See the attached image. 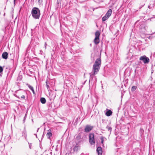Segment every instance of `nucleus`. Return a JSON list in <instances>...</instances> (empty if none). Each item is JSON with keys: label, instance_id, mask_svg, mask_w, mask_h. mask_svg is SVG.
I'll return each instance as SVG.
<instances>
[{"label": "nucleus", "instance_id": "nucleus-1", "mask_svg": "<svg viewBox=\"0 0 155 155\" xmlns=\"http://www.w3.org/2000/svg\"><path fill=\"white\" fill-rule=\"evenodd\" d=\"M101 58H97L94 63L92 71L93 73L90 75V77L92 76H94L97 74L99 70L101 65Z\"/></svg>", "mask_w": 155, "mask_h": 155}, {"label": "nucleus", "instance_id": "nucleus-2", "mask_svg": "<svg viewBox=\"0 0 155 155\" xmlns=\"http://www.w3.org/2000/svg\"><path fill=\"white\" fill-rule=\"evenodd\" d=\"M31 14L34 19H38L41 14L40 10L37 8H33L31 10Z\"/></svg>", "mask_w": 155, "mask_h": 155}, {"label": "nucleus", "instance_id": "nucleus-3", "mask_svg": "<svg viewBox=\"0 0 155 155\" xmlns=\"http://www.w3.org/2000/svg\"><path fill=\"white\" fill-rule=\"evenodd\" d=\"M94 137V134L93 133H92L89 134V141L91 145H94L95 143V140Z\"/></svg>", "mask_w": 155, "mask_h": 155}, {"label": "nucleus", "instance_id": "nucleus-4", "mask_svg": "<svg viewBox=\"0 0 155 155\" xmlns=\"http://www.w3.org/2000/svg\"><path fill=\"white\" fill-rule=\"evenodd\" d=\"M140 60L143 61L144 64L148 63L150 61L149 59L145 55L141 56L140 58Z\"/></svg>", "mask_w": 155, "mask_h": 155}, {"label": "nucleus", "instance_id": "nucleus-5", "mask_svg": "<svg viewBox=\"0 0 155 155\" xmlns=\"http://www.w3.org/2000/svg\"><path fill=\"white\" fill-rule=\"evenodd\" d=\"M93 127L89 125H87L84 128V132L88 133L93 128Z\"/></svg>", "mask_w": 155, "mask_h": 155}, {"label": "nucleus", "instance_id": "nucleus-6", "mask_svg": "<svg viewBox=\"0 0 155 155\" xmlns=\"http://www.w3.org/2000/svg\"><path fill=\"white\" fill-rule=\"evenodd\" d=\"M16 93L18 95V96L16 94H14V95L15 97L18 98H19V96L21 95H22L23 94H24L25 93V92L24 91H22V90H19V91H16Z\"/></svg>", "mask_w": 155, "mask_h": 155}, {"label": "nucleus", "instance_id": "nucleus-7", "mask_svg": "<svg viewBox=\"0 0 155 155\" xmlns=\"http://www.w3.org/2000/svg\"><path fill=\"white\" fill-rule=\"evenodd\" d=\"M8 53L6 52H4L3 53L2 55V58L4 59H6L8 58Z\"/></svg>", "mask_w": 155, "mask_h": 155}, {"label": "nucleus", "instance_id": "nucleus-8", "mask_svg": "<svg viewBox=\"0 0 155 155\" xmlns=\"http://www.w3.org/2000/svg\"><path fill=\"white\" fill-rule=\"evenodd\" d=\"M97 152L98 153V155H101L102 152V149L101 147H98L97 149Z\"/></svg>", "mask_w": 155, "mask_h": 155}, {"label": "nucleus", "instance_id": "nucleus-9", "mask_svg": "<svg viewBox=\"0 0 155 155\" xmlns=\"http://www.w3.org/2000/svg\"><path fill=\"white\" fill-rule=\"evenodd\" d=\"M112 11L111 9H109L107 13L105 15L108 17H109L112 14Z\"/></svg>", "mask_w": 155, "mask_h": 155}, {"label": "nucleus", "instance_id": "nucleus-10", "mask_svg": "<svg viewBox=\"0 0 155 155\" xmlns=\"http://www.w3.org/2000/svg\"><path fill=\"white\" fill-rule=\"evenodd\" d=\"M26 85L30 88V89L32 91L33 94H35V91H34V90L33 87L31 86L30 84H27Z\"/></svg>", "mask_w": 155, "mask_h": 155}, {"label": "nucleus", "instance_id": "nucleus-11", "mask_svg": "<svg viewBox=\"0 0 155 155\" xmlns=\"http://www.w3.org/2000/svg\"><path fill=\"white\" fill-rule=\"evenodd\" d=\"M94 42L96 45H97L100 42V40H99V38H98L95 37V38L94 40Z\"/></svg>", "mask_w": 155, "mask_h": 155}, {"label": "nucleus", "instance_id": "nucleus-12", "mask_svg": "<svg viewBox=\"0 0 155 155\" xmlns=\"http://www.w3.org/2000/svg\"><path fill=\"white\" fill-rule=\"evenodd\" d=\"M112 112L110 110H109L107 111L106 113V115L107 116H109L111 115Z\"/></svg>", "mask_w": 155, "mask_h": 155}, {"label": "nucleus", "instance_id": "nucleus-13", "mask_svg": "<svg viewBox=\"0 0 155 155\" xmlns=\"http://www.w3.org/2000/svg\"><path fill=\"white\" fill-rule=\"evenodd\" d=\"M40 101L42 104H45L46 102V99L44 97H41L40 99Z\"/></svg>", "mask_w": 155, "mask_h": 155}, {"label": "nucleus", "instance_id": "nucleus-14", "mask_svg": "<svg viewBox=\"0 0 155 155\" xmlns=\"http://www.w3.org/2000/svg\"><path fill=\"white\" fill-rule=\"evenodd\" d=\"M80 149L79 146L76 145L74 147V148L73 150L74 152H77L78 150Z\"/></svg>", "mask_w": 155, "mask_h": 155}, {"label": "nucleus", "instance_id": "nucleus-15", "mask_svg": "<svg viewBox=\"0 0 155 155\" xmlns=\"http://www.w3.org/2000/svg\"><path fill=\"white\" fill-rule=\"evenodd\" d=\"M100 35V32L98 31H97L95 33V37L99 38Z\"/></svg>", "mask_w": 155, "mask_h": 155}, {"label": "nucleus", "instance_id": "nucleus-16", "mask_svg": "<svg viewBox=\"0 0 155 155\" xmlns=\"http://www.w3.org/2000/svg\"><path fill=\"white\" fill-rule=\"evenodd\" d=\"M46 136L49 139H50V137L52 136V134L51 132H49L48 133L46 134Z\"/></svg>", "mask_w": 155, "mask_h": 155}, {"label": "nucleus", "instance_id": "nucleus-17", "mask_svg": "<svg viewBox=\"0 0 155 155\" xmlns=\"http://www.w3.org/2000/svg\"><path fill=\"white\" fill-rule=\"evenodd\" d=\"M109 17L105 15L102 18V20L103 21H104L107 20Z\"/></svg>", "mask_w": 155, "mask_h": 155}, {"label": "nucleus", "instance_id": "nucleus-18", "mask_svg": "<svg viewBox=\"0 0 155 155\" xmlns=\"http://www.w3.org/2000/svg\"><path fill=\"white\" fill-rule=\"evenodd\" d=\"M137 88V86H133L132 87V88H131V91H134L136 90Z\"/></svg>", "mask_w": 155, "mask_h": 155}, {"label": "nucleus", "instance_id": "nucleus-19", "mask_svg": "<svg viewBox=\"0 0 155 155\" xmlns=\"http://www.w3.org/2000/svg\"><path fill=\"white\" fill-rule=\"evenodd\" d=\"M106 128L107 129L108 131H110V132L111 131L112 128L111 127L107 126L106 127Z\"/></svg>", "mask_w": 155, "mask_h": 155}, {"label": "nucleus", "instance_id": "nucleus-20", "mask_svg": "<svg viewBox=\"0 0 155 155\" xmlns=\"http://www.w3.org/2000/svg\"><path fill=\"white\" fill-rule=\"evenodd\" d=\"M104 137H102L101 138V143L103 145L104 144L103 143H104Z\"/></svg>", "mask_w": 155, "mask_h": 155}, {"label": "nucleus", "instance_id": "nucleus-21", "mask_svg": "<svg viewBox=\"0 0 155 155\" xmlns=\"http://www.w3.org/2000/svg\"><path fill=\"white\" fill-rule=\"evenodd\" d=\"M25 136H26V132L25 130V128H24V131L22 133V136H25Z\"/></svg>", "mask_w": 155, "mask_h": 155}, {"label": "nucleus", "instance_id": "nucleus-22", "mask_svg": "<svg viewBox=\"0 0 155 155\" xmlns=\"http://www.w3.org/2000/svg\"><path fill=\"white\" fill-rule=\"evenodd\" d=\"M140 131L142 134H143L144 132V130L142 128H141L140 129Z\"/></svg>", "mask_w": 155, "mask_h": 155}, {"label": "nucleus", "instance_id": "nucleus-23", "mask_svg": "<svg viewBox=\"0 0 155 155\" xmlns=\"http://www.w3.org/2000/svg\"><path fill=\"white\" fill-rule=\"evenodd\" d=\"M3 70V68L1 67L0 66V73L2 72Z\"/></svg>", "mask_w": 155, "mask_h": 155}, {"label": "nucleus", "instance_id": "nucleus-24", "mask_svg": "<svg viewBox=\"0 0 155 155\" xmlns=\"http://www.w3.org/2000/svg\"><path fill=\"white\" fill-rule=\"evenodd\" d=\"M29 143V148L30 149H31L32 148V144L29 143Z\"/></svg>", "mask_w": 155, "mask_h": 155}, {"label": "nucleus", "instance_id": "nucleus-25", "mask_svg": "<svg viewBox=\"0 0 155 155\" xmlns=\"http://www.w3.org/2000/svg\"><path fill=\"white\" fill-rule=\"evenodd\" d=\"M24 94L22 95V96H21V98L23 99H24L25 98V96Z\"/></svg>", "mask_w": 155, "mask_h": 155}, {"label": "nucleus", "instance_id": "nucleus-26", "mask_svg": "<svg viewBox=\"0 0 155 155\" xmlns=\"http://www.w3.org/2000/svg\"><path fill=\"white\" fill-rule=\"evenodd\" d=\"M26 116H25V117L24 118V119L23 120V123H24L25 122V120L26 119Z\"/></svg>", "mask_w": 155, "mask_h": 155}, {"label": "nucleus", "instance_id": "nucleus-27", "mask_svg": "<svg viewBox=\"0 0 155 155\" xmlns=\"http://www.w3.org/2000/svg\"><path fill=\"white\" fill-rule=\"evenodd\" d=\"M39 3H41L42 2V0H38Z\"/></svg>", "mask_w": 155, "mask_h": 155}, {"label": "nucleus", "instance_id": "nucleus-28", "mask_svg": "<svg viewBox=\"0 0 155 155\" xmlns=\"http://www.w3.org/2000/svg\"><path fill=\"white\" fill-rule=\"evenodd\" d=\"M152 7H153V5L151 6V5L148 6V8H151Z\"/></svg>", "mask_w": 155, "mask_h": 155}, {"label": "nucleus", "instance_id": "nucleus-29", "mask_svg": "<svg viewBox=\"0 0 155 155\" xmlns=\"http://www.w3.org/2000/svg\"><path fill=\"white\" fill-rule=\"evenodd\" d=\"M47 43H46L45 42V49H46V46H47Z\"/></svg>", "mask_w": 155, "mask_h": 155}, {"label": "nucleus", "instance_id": "nucleus-30", "mask_svg": "<svg viewBox=\"0 0 155 155\" xmlns=\"http://www.w3.org/2000/svg\"><path fill=\"white\" fill-rule=\"evenodd\" d=\"M144 5V4L143 5H142L140 6V9L141 8L143 7V6Z\"/></svg>", "mask_w": 155, "mask_h": 155}, {"label": "nucleus", "instance_id": "nucleus-31", "mask_svg": "<svg viewBox=\"0 0 155 155\" xmlns=\"http://www.w3.org/2000/svg\"><path fill=\"white\" fill-rule=\"evenodd\" d=\"M46 86H47V88L48 89V88L49 87V86L48 85V84H46Z\"/></svg>", "mask_w": 155, "mask_h": 155}, {"label": "nucleus", "instance_id": "nucleus-32", "mask_svg": "<svg viewBox=\"0 0 155 155\" xmlns=\"http://www.w3.org/2000/svg\"><path fill=\"white\" fill-rule=\"evenodd\" d=\"M15 1H16V0H14V4L15 5Z\"/></svg>", "mask_w": 155, "mask_h": 155}, {"label": "nucleus", "instance_id": "nucleus-33", "mask_svg": "<svg viewBox=\"0 0 155 155\" xmlns=\"http://www.w3.org/2000/svg\"><path fill=\"white\" fill-rule=\"evenodd\" d=\"M39 129V128L38 129H37V132H38V130Z\"/></svg>", "mask_w": 155, "mask_h": 155}, {"label": "nucleus", "instance_id": "nucleus-34", "mask_svg": "<svg viewBox=\"0 0 155 155\" xmlns=\"http://www.w3.org/2000/svg\"><path fill=\"white\" fill-rule=\"evenodd\" d=\"M34 135H36V137H37V135H36V134H34Z\"/></svg>", "mask_w": 155, "mask_h": 155}, {"label": "nucleus", "instance_id": "nucleus-35", "mask_svg": "<svg viewBox=\"0 0 155 155\" xmlns=\"http://www.w3.org/2000/svg\"><path fill=\"white\" fill-rule=\"evenodd\" d=\"M25 116H26V114H25Z\"/></svg>", "mask_w": 155, "mask_h": 155}]
</instances>
